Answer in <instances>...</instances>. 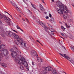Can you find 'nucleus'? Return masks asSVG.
I'll list each match as a JSON object with an SVG mask.
<instances>
[{"label":"nucleus","instance_id":"nucleus-19","mask_svg":"<svg viewBox=\"0 0 74 74\" xmlns=\"http://www.w3.org/2000/svg\"><path fill=\"white\" fill-rule=\"evenodd\" d=\"M49 30H50V32H53L55 31L54 30V29H53V28L52 27H49Z\"/></svg>","mask_w":74,"mask_h":74},{"label":"nucleus","instance_id":"nucleus-35","mask_svg":"<svg viewBox=\"0 0 74 74\" xmlns=\"http://www.w3.org/2000/svg\"><path fill=\"white\" fill-rule=\"evenodd\" d=\"M36 41H37V42H39V43H40V44H41L42 45V44L40 43V41H38V40H36Z\"/></svg>","mask_w":74,"mask_h":74},{"label":"nucleus","instance_id":"nucleus-47","mask_svg":"<svg viewBox=\"0 0 74 74\" xmlns=\"http://www.w3.org/2000/svg\"><path fill=\"white\" fill-rule=\"evenodd\" d=\"M3 28H0V30L1 31H3Z\"/></svg>","mask_w":74,"mask_h":74},{"label":"nucleus","instance_id":"nucleus-61","mask_svg":"<svg viewBox=\"0 0 74 74\" xmlns=\"http://www.w3.org/2000/svg\"><path fill=\"white\" fill-rule=\"evenodd\" d=\"M56 62H58V63H59V62H58V61H56Z\"/></svg>","mask_w":74,"mask_h":74},{"label":"nucleus","instance_id":"nucleus-9","mask_svg":"<svg viewBox=\"0 0 74 74\" xmlns=\"http://www.w3.org/2000/svg\"><path fill=\"white\" fill-rule=\"evenodd\" d=\"M45 70L46 71H52L53 70L52 68L51 67H47L45 68Z\"/></svg>","mask_w":74,"mask_h":74},{"label":"nucleus","instance_id":"nucleus-41","mask_svg":"<svg viewBox=\"0 0 74 74\" xmlns=\"http://www.w3.org/2000/svg\"><path fill=\"white\" fill-rule=\"evenodd\" d=\"M61 34L62 36H64V35L63 33H62Z\"/></svg>","mask_w":74,"mask_h":74},{"label":"nucleus","instance_id":"nucleus-8","mask_svg":"<svg viewBox=\"0 0 74 74\" xmlns=\"http://www.w3.org/2000/svg\"><path fill=\"white\" fill-rule=\"evenodd\" d=\"M31 53H32V56H36V58H38V55L37 54V53L36 51L33 50L32 51Z\"/></svg>","mask_w":74,"mask_h":74},{"label":"nucleus","instance_id":"nucleus-62","mask_svg":"<svg viewBox=\"0 0 74 74\" xmlns=\"http://www.w3.org/2000/svg\"><path fill=\"white\" fill-rule=\"evenodd\" d=\"M1 23V20H0V23Z\"/></svg>","mask_w":74,"mask_h":74},{"label":"nucleus","instance_id":"nucleus-44","mask_svg":"<svg viewBox=\"0 0 74 74\" xmlns=\"http://www.w3.org/2000/svg\"><path fill=\"white\" fill-rule=\"evenodd\" d=\"M26 69H27V70H28V71H29V69L28 67H27Z\"/></svg>","mask_w":74,"mask_h":74},{"label":"nucleus","instance_id":"nucleus-20","mask_svg":"<svg viewBox=\"0 0 74 74\" xmlns=\"http://www.w3.org/2000/svg\"><path fill=\"white\" fill-rule=\"evenodd\" d=\"M37 60L39 62H42V59L39 57L37 58Z\"/></svg>","mask_w":74,"mask_h":74},{"label":"nucleus","instance_id":"nucleus-16","mask_svg":"<svg viewBox=\"0 0 74 74\" xmlns=\"http://www.w3.org/2000/svg\"><path fill=\"white\" fill-rule=\"evenodd\" d=\"M2 66L3 67H7L8 66L7 64L5 63H3L1 64Z\"/></svg>","mask_w":74,"mask_h":74},{"label":"nucleus","instance_id":"nucleus-12","mask_svg":"<svg viewBox=\"0 0 74 74\" xmlns=\"http://www.w3.org/2000/svg\"><path fill=\"white\" fill-rule=\"evenodd\" d=\"M23 64L24 66H25V67H28V64L27 63V62L25 61V60L23 62Z\"/></svg>","mask_w":74,"mask_h":74},{"label":"nucleus","instance_id":"nucleus-32","mask_svg":"<svg viewBox=\"0 0 74 74\" xmlns=\"http://www.w3.org/2000/svg\"><path fill=\"white\" fill-rule=\"evenodd\" d=\"M10 51H11L12 52L13 51H14V49H10Z\"/></svg>","mask_w":74,"mask_h":74},{"label":"nucleus","instance_id":"nucleus-25","mask_svg":"<svg viewBox=\"0 0 74 74\" xmlns=\"http://www.w3.org/2000/svg\"><path fill=\"white\" fill-rule=\"evenodd\" d=\"M9 2L10 3H11V4H12V5H14L15 4L14 3L12 2L11 1H9Z\"/></svg>","mask_w":74,"mask_h":74},{"label":"nucleus","instance_id":"nucleus-50","mask_svg":"<svg viewBox=\"0 0 74 74\" xmlns=\"http://www.w3.org/2000/svg\"><path fill=\"white\" fill-rule=\"evenodd\" d=\"M31 5L32 6V7L34 5V4H33V3H31Z\"/></svg>","mask_w":74,"mask_h":74},{"label":"nucleus","instance_id":"nucleus-1","mask_svg":"<svg viewBox=\"0 0 74 74\" xmlns=\"http://www.w3.org/2000/svg\"><path fill=\"white\" fill-rule=\"evenodd\" d=\"M6 36H8L9 37H11V36L15 38L17 40L16 41H17L19 44H20L21 47L22 48L26 47V44L25 43V41L22 38H19V36L16 34L15 33H13L11 31H7L5 32Z\"/></svg>","mask_w":74,"mask_h":74},{"label":"nucleus","instance_id":"nucleus-5","mask_svg":"<svg viewBox=\"0 0 74 74\" xmlns=\"http://www.w3.org/2000/svg\"><path fill=\"white\" fill-rule=\"evenodd\" d=\"M1 53H0V61H1V58H3V56H7L8 57L7 55L8 53H9V52L8 51V50L6 49H2L1 51Z\"/></svg>","mask_w":74,"mask_h":74},{"label":"nucleus","instance_id":"nucleus-24","mask_svg":"<svg viewBox=\"0 0 74 74\" xmlns=\"http://www.w3.org/2000/svg\"><path fill=\"white\" fill-rule=\"evenodd\" d=\"M1 36L3 37V38H4L5 36V35L4 34V33H3L2 34V33H1Z\"/></svg>","mask_w":74,"mask_h":74},{"label":"nucleus","instance_id":"nucleus-15","mask_svg":"<svg viewBox=\"0 0 74 74\" xmlns=\"http://www.w3.org/2000/svg\"><path fill=\"white\" fill-rule=\"evenodd\" d=\"M5 46L4 44H2V45H0V51L1 50V48H5Z\"/></svg>","mask_w":74,"mask_h":74},{"label":"nucleus","instance_id":"nucleus-31","mask_svg":"<svg viewBox=\"0 0 74 74\" xmlns=\"http://www.w3.org/2000/svg\"><path fill=\"white\" fill-rule=\"evenodd\" d=\"M29 48H30V47H25V49L26 50H28V49H29Z\"/></svg>","mask_w":74,"mask_h":74},{"label":"nucleus","instance_id":"nucleus-7","mask_svg":"<svg viewBox=\"0 0 74 74\" xmlns=\"http://www.w3.org/2000/svg\"><path fill=\"white\" fill-rule=\"evenodd\" d=\"M56 4L57 6H58V8H61L62 9H63V8H64V6H66L63 5L62 2L59 1L56 2Z\"/></svg>","mask_w":74,"mask_h":74},{"label":"nucleus","instance_id":"nucleus-33","mask_svg":"<svg viewBox=\"0 0 74 74\" xmlns=\"http://www.w3.org/2000/svg\"><path fill=\"white\" fill-rule=\"evenodd\" d=\"M46 19H49V16H46Z\"/></svg>","mask_w":74,"mask_h":74},{"label":"nucleus","instance_id":"nucleus-60","mask_svg":"<svg viewBox=\"0 0 74 74\" xmlns=\"http://www.w3.org/2000/svg\"><path fill=\"white\" fill-rule=\"evenodd\" d=\"M62 47L63 48H64V49L65 48V47H64V46H62Z\"/></svg>","mask_w":74,"mask_h":74},{"label":"nucleus","instance_id":"nucleus-45","mask_svg":"<svg viewBox=\"0 0 74 74\" xmlns=\"http://www.w3.org/2000/svg\"><path fill=\"white\" fill-rule=\"evenodd\" d=\"M70 22H73V20L72 19H71L70 20Z\"/></svg>","mask_w":74,"mask_h":74},{"label":"nucleus","instance_id":"nucleus-22","mask_svg":"<svg viewBox=\"0 0 74 74\" xmlns=\"http://www.w3.org/2000/svg\"><path fill=\"white\" fill-rule=\"evenodd\" d=\"M50 22H51V23H53V22H55L54 21V19L53 18L50 20Z\"/></svg>","mask_w":74,"mask_h":74},{"label":"nucleus","instance_id":"nucleus-39","mask_svg":"<svg viewBox=\"0 0 74 74\" xmlns=\"http://www.w3.org/2000/svg\"><path fill=\"white\" fill-rule=\"evenodd\" d=\"M49 17L51 18V17L52 16V15H51V14H49Z\"/></svg>","mask_w":74,"mask_h":74},{"label":"nucleus","instance_id":"nucleus-36","mask_svg":"<svg viewBox=\"0 0 74 74\" xmlns=\"http://www.w3.org/2000/svg\"><path fill=\"white\" fill-rule=\"evenodd\" d=\"M47 24L50 27H51L52 26H51V25L49 23H47Z\"/></svg>","mask_w":74,"mask_h":74},{"label":"nucleus","instance_id":"nucleus-53","mask_svg":"<svg viewBox=\"0 0 74 74\" xmlns=\"http://www.w3.org/2000/svg\"><path fill=\"white\" fill-rule=\"evenodd\" d=\"M20 30H21L22 32H23V30L22 29H20Z\"/></svg>","mask_w":74,"mask_h":74},{"label":"nucleus","instance_id":"nucleus-58","mask_svg":"<svg viewBox=\"0 0 74 74\" xmlns=\"http://www.w3.org/2000/svg\"><path fill=\"white\" fill-rule=\"evenodd\" d=\"M18 15H19V16H20V17H21V15L19 14Z\"/></svg>","mask_w":74,"mask_h":74},{"label":"nucleus","instance_id":"nucleus-42","mask_svg":"<svg viewBox=\"0 0 74 74\" xmlns=\"http://www.w3.org/2000/svg\"><path fill=\"white\" fill-rule=\"evenodd\" d=\"M23 1L25 3V4H26L27 5V3H26V2L24 0H23Z\"/></svg>","mask_w":74,"mask_h":74},{"label":"nucleus","instance_id":"nucleus-49","mask_svg":"<svg viewBox=\"0 0 74 74\" xmlns=\"http://www.w3.org/2000/svg\"><path fill=\"white\" fill-rule=\"evenodd\" d=\"M32 64L33 66H34V62H32Z\"/></svg>","mask_w":74,"mask_h":74},{"label":"nucleus","instance_id":"nucleus-63","mask_svg":"<svg viewBox=\"0 0 74 74\" xmlns=\"http://www.w3.org/2000/svg\"><path fill=\"white\" fill-rule=\"evenodd\" d=\"M12 19H14V18H12Z\"/></svg>","mask_w":74,"mask_h":74},{"label":"nucleus","instance_id":"nucleus-26","mask_svg":"<svg viewBox=\"0 0 74 74\" xmlns=\"http://www.w3.org/2000/svg\"><path fill=\"white\" fill-rule=\"evenodd\" d=\"M61 29H62L63 31H64V30H65L66 29V28H64V27L63 26H61Z\"/></svg>","mask_w":74,"mask_h":74},{"label":"nucleus","instance_id":"nucleus-51","mask_svg":"<svg viewBox=\"0 0 74 74\" xmlns=\"http://www.w3.org/2000/svg\"><path fill=\"white\" fill-rule=\"evenodd\" d=\"M71 5H72V6H73V7H74V4H73V3H72V4H71Z\"/></svg>","mask_w":74,"mask_h":74},{"label":"nucleus","instance_id":"nucleus-17","mask_svg":"<svg viewBox=\"0 0 74 74\" xmlns=\"http://www.w3.org/2000/svg\"><path fill=\"white\" fill-rule=\"evenodd\" d=\"M44 28V29L46 32H48V28L46 26V25H44V26L43 27Z\"/></svg>","mask_w":74,"mask_h":74},{"label":"nucleus","instance_id":"nucleus-2","mask_svg":"<svg viewBox=\"0 0 74 74\" xmlns=\"http://www.w3.org/2000/svg\"><path fill=\"white\" fill-rule=\"evenodd\" d=\"M18 59H19L18 60ZM15 62H17L18 61V63L19 64H23V63L24 61L25 60V59L23 57H22V55L21 53L18 56V57L17 58H15L14 60Z\"/></svg>","mask_w":74,"mask_h":74},{"label":"nucleus","instance_id":"nucleus-13","mask_svg":"<svg viewBox=\"0 0 74 74\" xmlns=\"http://www.w3.org/2000/svg\"><path fill=\"white\" fill-rule=\"evenodd\" d=\"M40 10H41L42 12H44V11H45V9H44L43 7L41 4H40Z\"/></svg>","mask_w":74,"mask_h":74},{"label":"nucleus","instance_id":"nucleus-34","mask_svg":"<svg viewBox=\"0 0 74 74\" xmlns=\"http://www.w3.org/2000/svg\"><path fill=\"white\" fill-rule=\"evenodd\" d=\"M32 7L34 8V10H36V8L35 7V6L34 5Z\"/></svg>","mask_w":74,"mask_h":74},{"label":"nucleus","instance_id":"nucleus-38","mask_svg":"<svg viewBox=\"0 0 74 74\" xmlns=\"http://www.w3.org/2000/svg\"><path fill=\"white\" fill-rule=\"evenodd\" d=\"M42 3H44V4H45V2H44V0H42Z\"/></svg>","mask_w":74,"mask_h":74},{"label":"nucleus","instance_id":"nucleus-57","mask_svg":"<svg viewBox=\"0 0 74 74\" xmlns=\"http://www.w3.org/2000/svg\"><path fill=\"white\" fill-rule=\"evenodd\" d=\"M36 10H37V11H38L39 12H40V13H41V12H40V11H39V10H38L36 9Z\"/></svg>","mask_w":74,"mask_h":74},{"label":"nucleus","instance_id":"nucleus-40","mask_svg":"<svg viewBox=\"0 0 74 74\" xmlns=\"http://www.w3.org/2000/svg\"><path fill=\"white\" fill-rule=\"evenodd\" d=\"M62 73H65V74H67V73L64 72V71H62Z\"/></svg>","mask_w":74,"mask_h":74},{"label":"nucleus","instance_id":"nucleus-52","mask_svg":"<svg viewBox=\"0 0 74 74\" xmlns=\"http://www.w3.org/2000/svg\"><path fill=\"white\" fill-rule=\"evenodd\" d=\"M51 0L52 1V2H53V3L55 2V1H54V0Z\"/></svg>","mask_w":74,"mask_h":74},{"label":"nucleus","instance_id":"nucleus-28","mask_svg":"<svg viewBox=\"0 0 74 74\" xmlns=\"http://www.w3.org/2000/svg\"><path fill=\"white\" fill-rule=\"evenodd\" d=\"M20 68L21 69V70H23L24 68L23 66L21 65V66H20Z\"/></svg>","mask_w":74,"mask_h":74},{"label":"nucleus","instance_id":"nucleus-23","mask_svg":"<svg viewBox=\"0 0 74 74\" xmlns=\"http://www.w3.org/2000/svg\"><path fill=\"white\" fill-rule=\"evenodd\" d=\"M67 16H68L66 14L64 15H63V17L65 19H66V18H67Z\"/></svg>","mask_w":74,"mask_h":74},{"label":"nucleus","instance_id":"nucleus-27","mask_svg":"<svg viewBox=\"0 0 74 74\" xmlns=\"http://www.w3.org/2000/svg\"><path fill=\"white\" fill-rule=\"evenodd\" d=\"M4 12H5L6 13H7L8 14V15H10L11 16V18H12V16L11 14H9V13H8V12L5 11Z\"/></svg>","mask_w":74,"mask_h":74},{"label":"nucleus","instance_id":"nucleus-3","mask_svg":"<svg viewBox=\"0 0 74 74\" xmlns=\"http://www.w3.org/2000/svg\"><path fill=\"white\" fill-rule=\"evenodd\" d=\"M0 19H4L5 20V22L6 23H8V25H10V21H11V19L8 17H6V15L1 13L0 12Z\"/></svg>","mask_w":74,"mask_h":74},{"label":"nucleus","instance_id":"nucleus-43","mask_svg":"<svg viewBox=\"0 0 74 74\" xmlns=\"http://www.w3.org/2000/svg\"><path fill=\"white\" fill-rule=\"evenodd\" d=\"M28 12H30V13H31V14H32V12H31V11H30V10H28Z\"/></svg>","mask_w":74,"mask_h":74},{"label":"nucleus","instance_id":"nucleus-10","mask_svg":"<svg viewBox=\"0 0 74 74\" xmlns=\"http://www.w3.org/2000/svg\"><path fill=\"white\" fill-rule=\"evenodd\" d=\"M13 48L15 50L17 51V52L18 53H21V51H19V50L18 48V47H17V46L15 45H14V46H13Z\"/></svg>","mask_w":74,"mask_h":74},{"label":"nucleus","instance_id":"nucleus-64","mask_svg":"<svg viewBox=\"0 0 74 74\" xmlns=\"http://www.w3.org/2000/svg\"><path fill=\"white\" fill-rule=\"evenodd\" d=\"M1 41H0V44H1Z\"/></svg>","mask_w":74,"mask_h":74},{"label":"nucleus","instance_id":"nucleus-18","mask_svg":"<svg viewBox=\"0 0 74 74\" xmlns=\"http://www.w3.org/2000/svg\"><path fill=\"white\" fill-rule=\"evenodd\" d=\"M65 26L66 27V28H68V29H70V28L71 27V26H70V25H68L67 23H65Z\"/></svg>","mask_w":74,"mask_h":74},{"label":"nucleus","instance_id":"nucleus-48","mask_svg":"<svg viewBox=\"0 0 74 74\" xmlns=\"http://www.w3.org/2000/svg\"><path fill=\"white\" fill-rule=\"evenodd\" d=\"M31 40H32V41H33L34 40V39H33V38H32V39L30 38Z\"/></svg>","mask_w":74,"mask_h":74},{"label":"nucleus","instance_id":"nucleus-4","mask_svg":"<svg viewBox=\"0 0 74 74\" xmlns=\"http://www.w3.org/2000/svg\"><path fill=\"white\" fill-rule=\"evenodd\" d=\"M56 10L58 11V12L59 14H63V11H64L65 13H69V11L66 6H64L62 9L59 8H57Z\"/></svg>","mask_w":74,"mask_h":74},{"label":"nucleus","instance_id":"nucleus-59","mask_svg":"<svg viewBox=\"0 0 74 74\" xmlns=\"http://www.w3.org/2000/svg\"><path fill=\"white\" fill-rule=\"evenodd\" d=\"M44 13H45V14H47V12H44Z\"/></svg>","mask_w":74,"mask_h":74},{"label":"nucleus","instance_id":"nucleus-56","mask_svg":"<svg viewBox=\"0 0 74 74\" xmlns=\"http://www.w3.org/2000/svg\"><path fill=\"white\" fill-rule=\"evenodd\" d=\"M16 45H18L17 42L16 43Z\"/></svg>","mask_w":74,"mask_h":74},{"label":"nucleus","instance_id":"nucleus-54","mask_svg":"<svg viewBox=\"0 0 74 74\" xmlns=\"http://www.w3.org/2000/svg\"><path fill=\"white\" fill-rule=\"evenodd\" d=\"M22 20L23 21H25V19H24L23 18H22Z\"/></svg>","mask_w":74,"mask_h":74},{"label":"nucleus","instance_id":"nucleus-21","mask_svg":"<svg viewBox=\"0 0 74 74\" xmlns=\"http://www.w3.org/2000/svg\"><path fill=\"white\" fill-rule=\"evenodd\" d=\"M41 74H47V73L45 72V71H43L42 72H41L40 73Z\"/></svg>","mask_w":74,"mask_h":74},{"label":"nucleus","instance_id":"nucleus-11","mask_svg":"<svg viewBox=\"0 0 74 74\" xmlns=\"http://www.w3.org/2000/svg\"><path fill=\"white\" fill-rule=\"evenodd\" d=\"M36 22H37V23H39L40 25L42 26V27H43V26H44L45 25L43 24V22L41 21H40L39 20H38V21H36Z\"/></svg>","mask_w":74,"mask_h":74},{"label":"nucleus","instance_id":"nucleus-55","mask_svg":"<svg viewBox=\"0 0 74 74\" xmlns=\"http://www.w3.org/2000/svg\"><path fill=\"white\" fill-rule=\"evenodd\" d=\"M59 23H60V24H62V22L60 21L59 22Z\"/></svg>","mask_w":74,"mask_h":74},{"label":"nucleus","instance_id":"nucleus-6","mask_svg":"<svg viewBox=\"0 0 74 74\" xmlns=\"http://www.w3.org/2000/svg\"><path fill=\"white\" fill-rule=\"evenodd\" d=\"M21 54V53H18V54L16 52V51H13L12 52L11 55L12 56L13 58H15V59H17V58H18L19 55H20V54Z\"/></svg>","mask_w":74,"mask_h":74},{"label":"nucleus","instance_id":"nucleus-30","mask_svg":"<svg viewBox=\"0 0 74 74\" xmlns=\"http://www.w3.org/2000/svg\"><path fill=\"white\" fill-rule=\"evenodd\" d=\"M25 19L27 21V23H30L29 22V20L27 18H25Z\"/></svg>","mask_w":74,"mask_h":74},{"label":"nucleus","instance_id":"nucleus-29","mask_svg":"<svg viewBox=\"0 0 74 74\" xmlns=\"http://www.w3.org/2000/svg\"><path fill=\"white\" fill-rule=\"evenodd\" d=\"M16 27L18 29H21L20 27H19L18 25H16Z\"/></svg>","mask_w":74,"mask_h":74},{"label":"nucleus","instance_id":"nucleus-14","mask_svg":"<svg viewBox=\"0 0 74 74\" xmlns=\"http://www.w3.org/2000/svg\"><path fill=\"white\" fill-rule=\"evenodd\" d=\"M14 6L15 7H16L17 10L19 11V12H21H21H22V11H21V9H20L18 7L17 5H15Z\"/></svg>","mask_w":74,"mask_h":74},{"label":"nucleus","instance_id":"nucleus-46","mask_svg":"<svg viewBox=\"0 0 74 74\" xmlns=\"http://www.w3.org/2000/svg\"><path fill=\"white\" fill-rule=\"evenodd\" d=\"M0 74H5V73L3 72H1Z\"/></svg>","mask_w":74,"mask_h":74},{"label":"nucleus","instance_id":"nucleus-37","mask_svg":"<svg viewBox=\"0 0 74 74\" xmlns=\"http://www.w3.org/2000/svg\"><path fill=\"white\" fill-rule=\"evenodd\" d=\"M12 30L13 32H14L16 33H18V32H17V31H16V30Z\"/></svg>","mask_w":74,"mask_h":74}]
</instances>
